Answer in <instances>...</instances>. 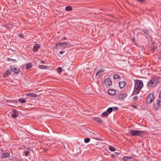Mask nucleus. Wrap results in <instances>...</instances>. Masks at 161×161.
Masks as SVG:
<instances>
[{
    "mask_svg": "<svg viewBox=\"0 0 161 161\" xmlns=\"http://www.w3.org/2000/svg\"><path fill=\"white\" fill-rule=\"evenodd\" d=\"M143 86V82L141 80H136L135 81L134 90L132 93L133 95L138 94Z\"/></svg>",
    "mask_w": 161,
    "mask_h": 161,
    "instance_id": "f257e3e1",
    "label": "nucleus"
},
{
    "mask_svg": "<svg viewBox=\"0 0 161 161\" xmlns=\"http://www.w3.org/2000/svg\"><path fill=\"white\" fill-rule=\"evenodd\" d=\"M159 82V78L157 77H154L148 82V86L149 87H154Z\"/></svg>",
    "mask_w": 161,
    "mask_h": 161,
    "instance_id": "f03ea898",
    "label": "nucleus"
},
{
    "mask_svg": "<svg viewBox=\"0 0 161 161\" xmlns=\"http://www.w3.org/2000/svg\"><path fill=\"white\" fill-rule=\"evenodd\" d=\"M142 133V131L141 130H131L129 131V135L131 136H140Z\"/></svg>",
    "mask_w": 161,
    "mask_h": 161,
    "instance_id": "7ed1b4c3",
    "label": "nucleus"
},
{
    "mask_svg": "<svg viewBox=\"0 0 161 161\" xmlns=\"http://www.w3.org/2000/svg\"><path fill=\"white\" fill-rule=\"evenodd\" d=\"M154 94L151 93L148 95L147 98V102L149 104H151L154 99Z\"/></svg>",
    "mask_w": 161,
    "mask_h": 161,
    "instance_id": "20e7f679",
    "label": "nucleus"
},
{
    "mask_svg": "<svg viewBox=\"0 0 161 161\" xmlns=\"http://www.w3.org/2000/svg\"><path fill=\"white\" fill-rule=\"evenodd\" d=\"M104 82L105 86H104V87H106V88H107L109 86H111L112 84V82L111 79L110 78H109L106 79L105 80Z\"/></svg>",
    "mask_w": 161,
    "mask_h": 161,
    "instance_id": "39448f33",
    "label": "nucleus"
},
{
    "mask_svg": "<svg viewBox=\"0 0 161 161\" xmlns=\"http://www.w3.org/2000/svg\"><path fill=\"white\" fill-rule=\"evenodd\" d=\"M11 71L15 73H17L19 71V69L14 65H11L10 67Z\"/></svg>",
    "mask_w": 161,
    "mask_h": 161,
    "instance_id": "423d86ee",
    "label": "nucleus"
},
{
    "mask_svg": "<svg viewBox=\"0 0 161 161\" xmlns=\"http://www.w3.org/2000/svg\"><path fill=\"white\" fill-rule=\"evenodd\" d=\"M61 45L66 46L67 45V42H64L59 43L57 44L56 45V49H57L60 48V47H59V46H60Z\"/></svg>",
    "mask_w": 161,
    "mask_h": 161,
    "instance_id": "0eeeda50",
    "label": "nucleus"
},
{
    "mask_svg": "<svg viewBox=\"0 0 161 161\" xmlns=\"http://www.w3.org/2000/svg\"><path fill=\"white\" fill-rule=\"evenodd\" d=\"M19 115L18 112L15 109L13 110L12 112V114L11 115L12 117L15 118Z\"/></svg>",
    "mask_w": 161,
    "mask_h": 161,
    "instance_id": "6e6552de",
    "label": "nucleus"
},
{
    "mask_svg": "<svg viewBox=\"0 0 161 161\" xmlns=\"http://www.w3.org/2000/svg\"><path fill=\"white\" fill-rule=\"evenodd\" d=\"M127 96V94L124 93L120 94L119 96V98L121 100H124Z\"/></svg>",
    "mask_w": 161,
    "mask_h": 161,
    "instance_id": "1a4fd4ad",
    "label": "nucleus"
},
{
    "mask_svg": "<svg viewBox=\"0 0 161 161\" xmlns=\"http://www.w3.org/2000/svg\"><path fill=\"white\" fill-rule=\"evenodd\" d=\"M40 44H36L35 45L33 46V52H36L38 51V49L40 48Z\"/></svg>",
    "mask_w": 161,
    "mask_h": 161,
    "instance_id": "9d476101",
    "label": "nucleus"
},
{
    "mask_svg": "<svg viewBox=\"0 0 161 161\" xmlns=\"http://www.w3.org/2000/svg\"><path fill=\"white\" fill-rule=\"evenodd\" d=\"M160 103L161 100H158L156 101V104L154 105V107L156 109L159 108L160 106Z\"/></svg>",
    "mask_w": 161,
    "mask_h": 161,
    "instance_id": "9b49d317",
    "label": "nucleus"
},
{
    "mask_svg": "<svg viewBox=\"0 0 161 161\" xmlns=\"http://www.w3.org/2000/svg\"><path fill=\"white\" fill-rule=\"evenodd\" d=\"M10 154L8 152L4 153L2 155V159L5 158L9 157Z\"/></svg>",
    "mask_w": 161,
    "mask_h": 161,
    "instance_id": "f8f14e48",
    "label": "nucleus"
},
{
    "mask_svg": "<svg viewBox=\"0 0 161 161\" xmlns=\"http://www.w3.org/2000/svg\"><path fill=\"white\" fill-rule=\"evenodd\" d=\"M108 93L111 95H114L115 94V91L114 90H109L108 91Z\"/></svg>",
    "mask_w": 161,
    "mask_h": 161,
    "instance_id": "ddd939ff",
    "label": "nucleus"
},
{
    "mask_svg": "<svg viewBox=\"0 0 161 161\" xmlns=\"http://www.w3.org/2000/svg\"><path fill=\"white\" fill-rule=\"evenodd\" d=\"M26 95L28 96L31 97H33L35 98H36L37 96L36 94L33 93L27 94Z\"/></svg>",
    "mask_w": 161,
    "mask_h": 161,
    "instance_id": "4468645a",
    "label": "nucleus"
},
{
    "mask_svg": "<svg viewBox=\"0 0 161 161\" xmlns=\"http://www.w3.org/2000/svg\"><path fill=\"white\" fill-rule=\"evenodd\" d=\"M10 70H8L3 74V76L4 77H6L8 76L10 74Z\"/></svg>",
    "mask_w": 161,
    "mask_h": 161,
    "instance_id": "2eb2a0df",
    "label": "nucleus"
},
{
    "mask_svg": "<svg viewBox=\"0 0 161 161\" xmlns=\"http://www.w3.org/2000/svg\"><path fill=\"white\" fill-rule=\"evenodd\" d=\"M119 87L121 89L125 86V82L124 81L119 82Z\"/></svg>",
    "mask_w": 161,
    "mask_h": 161,
    "instance_id": "dca6fc26",
    "label": "nucleus"
},
{
    "mask_svg": "<svg viewBox=\"0 0 161 161\" xmlns=\"http://www.w3.org/2000/svg\"><path fill=\"white\" fill-rule=\"evenodd\" d=\"M32 66V64L31 63H29L26 65V69H30Z\"/></svg>",
    "mask_w": 161,
    "mask_h": 161,
    "instance_id": "f3484780",
    "label": "nucleus"
},
{
    "mask_svg": "<svg viewBox=\"0 0 161 161\" xmlns=\"http://www.w3.org/2000/svg\"><path fill=\"white\" fill-rule=\"evenodd\" d=\"M72 8L70 6H68L66 7L65 10L67 11H71L72 10Z\"/></svg>",
    "mask_w": 161,
    "mask_h": 161,
    "instance_id": "a211bd4d",
    "label": "nucleus"
},
{
    "mask_svg": "<svg viewBox=\"0 0 161 161\" xmlns=\"http://www.w3.org/2000/svg\"><path fill=\"white\" fill-rule=\"evenodd\" d=\"M19 101L21 103H24L26 102V100L25 98H20L19 99Z\"/></svg>",
    "mask_w": 161,
    "mask_h": 161,
    "instance_id": "6ab92c4d",
    "label": "nucleus"
},
{
    "mask_svg": "<svg viewBox=\"0 0 161 161\" xmlns=\"http://www.w3.org/2000/svg\"><path fill=\"white\" fill-rule=\"evenodd\" d=\"M113 78L114 79H119L120 78V77L119 75L115 74L113 76Z\"/></svg>",
    "mask_w": 161,
    "mask_h": 161,
    "instance_id": "aec40b11",
    "label": "nucleus"
},
{
    "mask_svg": "<svg viewBox=\"0 0 161 161\" xmlns=\"http://www.w3.org/2000/svg\"><path fill=\"white\" fill-rule=\"evenodd\" d=\"M95 120L97 122L101 123L102 122V119L100 118H96L95 119Z\"/></svg>",
    "mask_w": 161,
    "mask_h": 161,
    "instance_id": "412c9836",
    "label": "nucleus"
},
{
    "mask_svg": "<svg viewBox=\"0 0 161 161\" xmlns=\"http://www.w3.org/2000/svg\"><path fill=\"white\" fill-rule=\"evenodd\" d=\"M113 109L112 108L110 107L108 108L107 110V112L108 114H110L113 111Z\"/></svg>",
    "mask_w": 161,
    "mask_h": 161,
    "instance_id": "4be33fe9",
    "label": "nucleus"
},
{
    "mask_svg": "<svg viewBox=\"0 0 161 161\" xmlns=\"http://www.w3.org/2000/svg\"><path fill=\"white\" fill-rule=\"evenodd\" d=\"M102 115L103 116L107 117L108 115V114L107 112L105 111L102 114Z\"/></svg>",
    "mask_w": 161,
    "mask_h": 161,
    "instance_id": "5701e85b",
    "label": "nucleus"
},
{
    "mask_svg": "<svg viewBox=\"0 0 161 161\" xmlns=\"http://www.w3.org/2000/svg\"><path fill=\"white\" fill-rule=\"evenodd\" d=\"M39 67L40 69H44L46 68V66L45 65H40L39 66Z\"/></svg>",
    "mask_w": 161,
    "mask_h": 161,
    "instance_id": "b1692460",
    "label": "nucleus"
},
{
    "mask_svg": "<svg viewBox=\"0 0 161 161\" xmlns=\"http://www.w3.org/2000/svg\"><path fill=\"white\" fill-rule=\"evenodd\" d=\"M143 32L146 35H148L149 34V31L147 29H144L143 30Z\"/></svg>",
    "mask_w": 161,
    "mask_h": 161,
    "instance_id": "393cba45",
    "label": "nucleus"
},
{
    "mask_svg": "<svg viewBox=\"0 0 161 161\" xmlns=\"http://www.w3.org/2000/svg\"><path fill=\"white\" fill-rule=\"evenodd\" d=\"M109 149L111 151H114L115 150V149H116L112 147V146H110L109 147Z\"/></svg>",
    "mask_w": 161,
    "mask_h": 161,
    "instance_id": "a878e982",
    "label": "nucleus"
},
{
    "mask_svg": "<svg viewBox=\"0 0 161 161\" xmlns=\"http://www.w3.org/2000/svg\"><path fill=\"white\" fill-rule=\"evenodd\" d=\"M90 139L89 138H86L84 139V142L86 143H88L90 142Z\"/></svg>",
    "mask_w": 161,
    "mask_h": 161,
    "instance_id": "bb28decb",
    "label": "nucleus"
},
{
    "mask_svg": "<svg viewBox=\"0 0 161 161\" xmlns=\"http://www.w3.org/2000/svg\"><path fill=\"white\" fill-rule=\"evenodd\" d=\"M138 97L137 96H134L133 97V102L137 101L138 99Z\"/></svg>",
    "mask_w": 161,
    "mask_h": 161,
    "instance_id": "cd10ccee",
    "label": "nucleus"
},
{
    "mask_svg": "<svg viewBox=\"0 0 161 161\" xmlns=\"http://www.w3.org/2000/svg\"><path fill=\"white\" fill-rule=\"evenodd\" d=\"M57 70L59 73H61L62 72V69L60 67H58Z\"/></svg>",
    "mask_w": 161,
    "mask_h": 161,
    "instance_id": "c85d7f7f",
    "label": "nucleus"
},
{
    "mask_svg": "<svg viewBox=\"0 0 161 161\" xmlns=\"http://www.w3.org/2000/svg\"><path fill=\"white\" fill-rule=\"evenodd\" d=\"M103 71V70H102V69H100V70H99V71H98L96 73V75H98V74H99L101 72H102Z\"/></svg>",
    "mask_w": 161,
    "mask_h": 161,
    "instance_id": "c756f323",
    "label": "nucleus"
},
{
    "mask_svg": "<svg viewBox=\"0 0 161 161\" xmlns=\"http://www.w3.org/2000/svg\"><path fill=\"white\" fill-rule=\"evenodd\" d=\"M123 160L125 161H127L129 160V159L128 158V157L127 156H125L123 158Z\"/></svg>",
    "mask_w": 161,
    "mask_h": 161,
    "instance_id": "7c9ffc66",
    "label": "nucleus"
},
{
    "mask_svg": "<svg viewBox=\"0 0 161 161\" xmlns=\"http://www.w3.org/2000/svg\"><path fill=\"white\" fill-rule=\"evenodd\" d=\"M29 153V152L28 151H24V153L25 155L26 156H28V154Z\"/></svg>",
    "mask_w": 161,
    "mask_h": 161,
    "instance_id": "2f4dec72",
    "label": "nucleus"
},
{
    "mask_svg": "<svg viewBox=\"0 0 161 161\" xmlns=\"http://www.w3.org/2000/svg\"><path fill=\"white\" fill-rule=\"evenodd\" d=\"M113 109L114 110H116L118 109V108L117 107H114Z\"/></svg>",
    "mask_w": 161,
    "mask_h": 161,
    "instance_id": "473e14b6",
    "label": "nucleus"
},
{
    "mask_svg": "<svg viewBox=\"0 0 161 161\" xmlns=\"http://www.w3.org/2000/svg\"><path fill=\"white\" fill-rule=\"evenodd\" d=\"M11 102H12L13 103H17V102L15 100H14L13 101H12Z\"/></svg>",
    "mask_w": 161,
    "mask_h": 161,
    "instance_id": "72a5a7b5",
    "label": "nucleus"
},
{
    "mask_svg": "<svg viewBox=\"0 0 161 161\" xmlns=\"http://www.w3.org/2000/svg\"><path fill=\"white\" fill-rule=\"evenodd\" d=\"M128 158L129 159H131L133 158L132 157H128Z\"/></svg>",
    "mask_w": 161,
    "mask_h": 161,
    "instance_id": "f704fd0d",
    "label": "nucleus"
},
{
    "mask_svg": "<svg viewBox=\"0 0 161 161\" xmlns=\"http://www.w3.org/2000/svg\"><path fill=\"white\" fill-rule=\"evenodd\" d=\"M132 41L133 42H135V38L134 37H133V38H132Z\"/></svg>",
    "mask_w": 161,
    "mask_h": 161,
    "instance_id": "c9c22d12",
    "label": "nucleus"
},
{
    "mask_svg": "<svg viewBox=\"0 0 161 161\" xmlns=\"http://www.w3.org/2000/svg\"><path fill=\"white\" fill-rule=\"evenodd\" d=\"M64 53V52L61 51L60 52V54H62Z\"/></svg>",
    "mask_w": 161,
    "mask_h": 161,
    "instance_id": "e433bc0d",
    "label": "nucleus"
},
{
    "mask_svg": "<svg viewBox=\"0 0 161 161\" xmlns=\"http://www.w3.org/2000/svg\"><path fill=\"white\" fill-rule=\"evenodd\" d=\"M40 62L41 63H42V64H44L45 63V62L44 61H40Z\"/></svg>",
    "mask_w": 161,
    "mask_h": 161,
    "instance_id": "4c0bfd02",
    "label": "nucleus"
},
{
    "mask_svg": "<svg viewBox=\"0 0 161 161\" xmlns=\"http://www.w3.org/2000/svg\"><path fill=\"white\" fill-rule=\"evenodd\" d=\"M9 106H12V107H15V106H14V105H11V104H8Z\"/></svg>",
    "mask_w": 161,
    "mask_h": 161,
    "instance_id": "58836bf2",
    "label": "nucleus"
},
{
    "mask_svg": "<svg viewBox=\"0 0 161 161\" xmlns=\"http://www.w3.org/2000/svg\"><path fill=\"white\" fill-rule=\"evenodd\" d=\"M64 39H66V37H65L64 38Z\"/></svg>",
    "mask_w": 161,
    "mask_h": 161,
    "instance_id": "ea45409f",
    "label": "nucleus"
}]
</instances>
